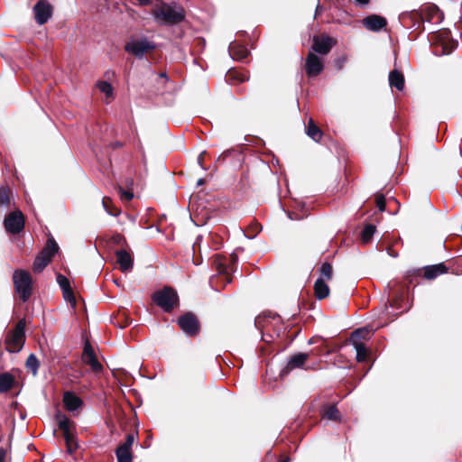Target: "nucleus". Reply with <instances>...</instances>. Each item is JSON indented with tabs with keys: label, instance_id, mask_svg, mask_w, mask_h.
<instances>
[{
	"label": "nucleus",
	"instance_id": "obj_1",
	"mask_svg": "<svg viewBox=\"0 0 462 462\" xmlns=\"http://www.w3.org/2000/svg\"><path fill=\"white\" fill-rule=\"evenodd\" d=\"M154 20L160 24L174 25L185 19V12L181 6L163 3L152 12Z\"/></svg>",
	"mask_w": 462,
	"mask_h": 462
},
{
	"label": "nucleus",
	"instance_id": "obj_2",
	"mask_svg": "<svg viewBox=\"0 0 462 462\" xmlns=\"http://www.w3.org/2000/svg\"><path fill=\"white\" fill-rule=\"evenodd\" d=\"M25 342V321L21 319L15 328L8 332L5 339L6 350L10 353H18Z\"/></svg>",
	"mask_w": 462,
	"mask_h": 462
},
{
	"label": "nucleus",
	"instance_id": "obj_3",
	"mask_svg": "<svg viewBox=\"0 0 462 462\" xmlns=\"http://www.w3.org/2000/svg\"><path fill=\"white\" fill-rule=\"evenodd\" d=\"M152 299L165 312H171L179 302L177 292L170 287L156 291Z\"/></svg>",
	"mask_w": 462,
	"mask_h": 462
},
{
	"label": "nucleus",
	"instance_id": "obj_4",
	"mask_svg": "<svg viewBox=\"0 0 462 462\" xmlns=\"http://www.w3.org/2000/svg\"><path fill=\"white\" fill-rule=\"evenodd\" d=\"M15 291L19 294L21 300L25 302L32 294V277L24 270H16L13 275Z\"/></svg>",
	"mask_w": 462,
	"mask_h": 462
},
{
	"label": "nucleus",
	"instance_id": "obj_5",
	"mask_svg": "<svg viewBox=\"0 0 462 462\" xmlns=\"http://www.w3.org/2000/svg\"><path fill=\"white\" fill-rule=\"evenodd\" d=\"M155 47L156 45L153 42L143 36L141 38L132 39L126 42L125 51L138 59H142L148 51L154 50Z\"/></svg>",
	"mask_w": 462,
	"mask_h": 462
},
{
	"label": "nucleus",
	"instance_id": "obj_6",
	"mask_svg": "<svg viewBox=\"0 0 462 462\" xmlns=\"http://www.w3.org/2000/svg\"><path fill=\"white\" fill-rule=\"evenodd\" d=\"M177 323L182 332L189 337H195L199 333V321L192 312H186L180 316Z\"/></svg>",
	"mask_w": 462,
	"mask_h": 462
},
{
	"label": "nucleus",
	"instance_id": "obj_7",
	"mask_svg": "<svg viewBox=\"0 0 462 462\" xmlns=\"http://www.w3.org/2000/svg\"><path fill=\"white\" fill-rule=\"evenodd\" d=\"M4 226L7 233L17 235L24 228V217L21 210H14L7 214L4 219Z\"/></svg>",
	"mask_w": 462,
	"mask_h": 462
},
{
	"label": "nucleus",
	"instance_id": "obj_8",
	"mask_svg": "<svg viewBox=\"0 0 462 462\" xmlns=\"http://www.w3.org/2000/svg\"><path fill=\"white\" fill-rule=\"evenodd\" d=\"M33 14L36 23L42 25L51 17L52 5L46 0H40L33 6Z\"/></svg>",
	"mask_w": 462,
	"mask_h": 462
},
{
	"label": "nucleus",
	"instance_id": "obj_9",
	"mask_svg": "<svg viewBox=\"0 0 462 462\" xmlns=\"http://www.w3.org/2000/svg\"><path fill=\"white\" fill-rule=\"evenodd\" d=\"M399 21L404 27L419 28L424 22V17L415 10L405 11L399 14Z\"/></svg>",
	"mask_w": 462,
	"mask_h": 462
},
{
	"label": "nucleus",
	"instance_id": "obj_10",
	"mask_svg": "<svg viewBox=\"0 0 462 462\" xmlns=\"http://www.w3.org/2000/svg\"><path fill=\"white\" fill-rule=\"evenodd\" d=\"M335 44L336 41L328 35L314 36L312 50L315 52L326 55L330 51Z\"/></svg>",
	"mask_w": 462,
	"mask_h": 462
},
{
	"label": "nucleus",
	"instance_id": "obj_11",
	"mask_svg": "<svg viewBox=\"0 0 462 462\" xmlns=\"http://www.w3.org/2000/svg\"><path fill=\"white\" fill-rule=\"evenodd\" d=\"M323 63L321 60L314 53L310 52L305 64L306 74L309 77H315L323 70Z\"/></svg>",
	"mask_w": 462,
	"mask_h": 462
},
{
	"label": "nucleus",
	"instance_id": "obj_12",
	"mask_svg": "<svg viewBox=\"0 0 462 462\" xmlns=\"http://www.w3.org/2000/svg\"><path fill=\"white\" fill-rule=\"evenodd\" d=\"M82 360L87 365H90L93 371L100 372L103 369L102 365L98 362L95 352L89 344V342H86L84 346V351L82 356Z\"/></svg>",
	"mask_w": 462,
	"mask_h": 462
},
{
	"label": "nucleus",
	"instance_id": "obj_13",
	"mask_svg": "<svg viewBox=\"0 0 462 462\" xmlns=\"http://www.w3.org/2000/svg\"><path fill=\"white\" fill-rule=\"evenodd\" d=\"M364 26L372 32H380L386 24V19L377 14H371L363 19Z\"/></svg>",
	"mask_w": 462,
	"mask_h": 462
},
{
	"label": "nucleus",
	"instance_id": "obj_14",
	"mask_svg": "<svg viewBox=\"0 0 462 462\" xmlns=\"http://www.w3.org/2000/svg\"><path fill=\"white\" fill-rule=\"evenodd\" d=\"M309 359V354L307 353H297L292 355L287 362L285 368L282 370V374H288L293 369L302 368L305 362Z\"/></svg>",
	"mask_w": 462,
	"mask_h": 462
},
{
	"label": "nucleus",
	"instance_id": "obj_15",
	"mask_svg": "<svg viewBox=\"0 0 462 462\" xmlns=\"http://www.w3.org/2000/svg\"><path fill=\"white\" fill-rule=\"evenodd\" d=\"M117 263L120 270L125 273L133 269L134 262L131 254L125 250H117L116 252Z\"/></svg>",
	"mask_w": 462,
	"mask_h": 462
},
{
	"label": "nucleus",
	"instance_id": "obj_16",
	"mask_svg": "<svg viewBox=\"0 0 462 462\" xmlns=\"http://www.w3.org/2000/svg\"><path fill=\"white\" fill-rule=\"evenodd\" d=\"M63 403L69 411H75L83 404L82 400L72 392H65L63 394Z\"/></svg>",
	"mask_w": 462,
	"mask_h": 462
},
{
	"label": "nucleus",
	"instance_id": "obj_17",
	"mask_svg": "<svg viewBox=\"0 0 462 462\" xmlns=\"http://www.w3.org/2000/svg\"><path fill=\"white\" fill-rule=\"evenodd\" d=\"M448 272V268L443 263L428 265L424 267V278L427 280H433L437 278L439 275L446 273Z\"/></svg>",
	"mask_w": 462,
	"mask_h": 462
},
{
	"label": "nucleus",
	"instance_id": "obj_18",
	"mask_svg": "<svg viewBox=\"0 0 462 462\" xmlns=\"http://www.w3.org/2000/svg\"><path fill=\"white\" fill-rule=\"evenodd\" d=\"M228 51L232 59L236 60H242L245 59L249 53L246 47L236 42L230 43Z\"/></svg>",
	"mask_w": 462,
	"mask_h": 462
},
{
	"label": "nucleus",
	"instance_id": "obj_19",
	"mask_svg": "<svg viewBox=\"0 0 462 462\" xmlns=\"http://www.w3.org/2000/svg\"><path fill=\"white\" fill-rule=\"evenodd\" d=\"M389 84L392 88H395L397 90L402 91L404 88V77L402 72L397 69H393L389 73Z\"/></svg>",
	"mask_w": 462,
	"mask_h": 462
},
{
	"label": "nucleus",
	"instance_id": "obj_20",
	"mask_svg": "<svg viewBox=\"0 0 462 462\" xmlns=\"http://www.w3.org/2000/svg\"><path fill=\"white\" fill-rule=\"evenodd\" d=\"M15 383V377L9 372L0 374V393L10 391Z\"/></svg>",
	"mask_w": 462,
	"mask_h": 462
},
{
	"label": "nucleus",
	"instance_id": "obj_21",
	"mask_svg": "<svg viewBox=\"0 0 462 462\" xmlns=\"http://www.w3.org/2000/svg\"><path fill=\"white\" fill-rule=\"evenodd\" d=\"M315 295L319 300H323L329 295V288L323 278H318L314 284Z\"/></svg>",
	"mask_w": 462,
	"mask_h": 462
},
{
	"label": "nucleus",
	"instance_id": "obj_22",
	"mask_svg": "<svg viewBox=\"0 0 462 462\" xmlns=\"http://www.w3.org/2000/svg\"><path fill=\"white\" fill-rule=\"evenodd\" d=\"M12 190L7 185H0V208L7 209L11 204Z\"/></svg>",
	"mask_w": 462,
	"mask_h": 462
},
{
	"label": "nucleus",
	"instance_id": "obj_23",
	"mask_svg": "<svg viewBox=\"0 0 462 462\" xmlns=\"http://www.w3.org/2000/svg\"><path fill=\"white\" fill-rule=\"evenodd\" d=\"M322 418L332 421H340L341 415L335 405H327L323 409Z\"/></svg>",
	"mask_w": 462,
	"mask_h": 462
},
{
	"label": "nucleus",
	"instance_id": "obj_24",
	"mask_svg": "<svg viewBox=\"0 0 462 462\" xmlns=\"http://www.w3.org/2000/svg\"><path fill=\"white\" fill-rule=\"evenodd\" d=\"M427 12L426 21L430 23H439L442 20V13L436 5L427 6L424 10Z\"/></svg>",
	"mask_w": 462,
	"mask_h": 462
},
{
	"label": "nucleus",
	"instance_id": "obj_25",
	"mask_svg": "<svg viewBox=\"0 0 462 462\" xmlns=\"http://www.w3.org/2000/svg\"><path fill=\"white\" fill-rule=\"evenodd\" d=\"M59 245L54 240L52 236H50L47 240V243L41 253L45 254V256L49 257L51 260L54 256V254L58 252Z\"/></svg>",
	"mask_w": 462,
	"mask_h": 462
},
{
	"label": "nucleus",
	"instance_id": "obj_26",
	"mask_svg": "<svg viewBox=\"0 0 462 462\" xmlns=\"http://www.w3.org/2000/svg\"><path fill=\"white\" fill-rule=\"evenodd\" d=\"M306 133L309 137H310L315 142H319L322 137V132L321 130L314 124L313 120L310 118L307 128Z\"/></svg>",
	"mask_w": 462,
	"mask_h": 462
},
{
	"label": "nucleus",
	"instance_id": "obj_27",
	"mask_svg": "<svg viewBox=\"0 0 462 462\" xmlns=\"http://www.w3.org/2000/svg\"><path fill=\"white\" fill-rule=\"evenodd\" d=\"M56 420L59 429L63 431V435H68L70 433V420L65 414L57 413Z\"/></svg>",
	"mask_w": 462,
	"mask_h": 462
},
{
	"label": "nucleus",
	"instance_id": "obj_28",
	"mask_svg": "<svg viewBox=\"0 0 462 462\" xmlns=\"http://www.w3.org/2000/svg\"><path fill=\"white\" fill-rule=\"evenodd\" d=\"M51 262V259L42 253H40L33 262V271L41 273Z\"/></svg>",
	"mask_w": 462,
	"mask_h": 462
},
{
	"label": "nucleus",
	"instance_id": "obj_29",
	"mask_svg": "<svg viewBox=\"0 0 462 462\" xmlns=\"http://www.w3.org/2000/svg\"><path fill=\"white\" fill-rule=\"evenodd\" d=\"M26 368L30 370L33 375H36L40 366L38 358L34 354H31L25 363Z\"/></svg>",
	"mask_w": 462,
	"mask_h": 462
},
{
	"label": "nucleus",
	"instance_id": "obj_30",
	"mask_svg": "<svg viewBox=\"0 0 462 462\" xmlns=\"http://www.w3.org/2000/svg\"><path fill=\"white\" fill-rule=\"evenodd\" d=\"M213 263L219 272V273H226L227 271L226 259L220 254H215L213 256Z\"/></svg>",
	"mask_w": 462,
	"mask_h": 462
},
{
	"label": "nucleus",
	"instance_id": "obj_31",
	"mask_svg": "<svg viewBox=\"0 0 462 462\" xmlns=\"http://www.w3.org/2000/svg\"><path fill=\"white\" fill-rule=\"evenodd\" d=\"M352 344L356 352V360L358 362H364L366 358V347L365 344L360 342H354Z\"/></svg>",
	"mask_w": 462,
	"mask_h": 462
},
{
	"label": "nucleus",
	"instance_id": "obj_32",
	"mask_svg": "<svg viewBox=\"0 0 462 462\" xmlns=\"http://www.w3.org/2000/svg\"><path fill=\"white\" fill-rule=\"evenodd\" d=\"M116 456L117 462H132L133 455L131 451L124 450L122 448L116 449Z\"/></svg>",
	"mask_w": 462,
	"mask_h": 462
},
{
	"label": "nucleus",
	"instance_id": "obj_33",
	"mask_svg": "<svg viewBox=\"0 0 462 462\" xmlns=\"http://www.w3.org/2000/svg\"><path fill=\"white\" fill-rule=\"evenodd\" d=\"M369 332L370 329L366 327L356 329L351 335L352 343L356 342V340L365 339Z\"/></svg>",
	"mask_w": 462,
	"mask_h": 462
},
{
	"label": "nucleus",
	"instance_id": "obj_34",
	"mask_svg": "<svg viewBox=\"0 0 462 462\" xmlns=\"http://www.w3.org/2000/svg\"><path fill=\"white\" fill-rule=\"evenodd\" d=\"M319 273H320V278H323V280L325 281L326 280H330L332 278V266L328 262H325L321 264V266L319 267Z\"/></svg>",
	"mask_w": 462,
	"mask_h": 462
},
{
	"label": "nucleus",
	"instance_id": "obj_35",
	"mask_svg": "<svg viewBox=\"0 0 462 462\" xmlns=\"http://www.w3.org/2000/svg\"><path fill=\"white\" fill-rule=\"evenodd\" d=\"M110 199L108 198H104L102 200V205L106 212L113 217H117L120 214V210L113 206H110L109 204Z\"/></svg>",
	"mask_w": 462,
	"mask_h": 462
},
{
	"label": "nucleus",
	"instance_id": "obj_36",
	"mask_svg": "<svg viewBox=\"0 0 462 462\" xmlns=\"http://www.w3.org/2000/svg\"><path fill=\"white\" fill-rule=\"evenodd\" d=\"M375 226L374 225H366L362 231V240L364 243H368L374 234L375 233Z\"/></svg>",
	"mask_w": 462,
	"mask_h": 462
},
{
	"label": "nucleus",
	"instance_id": "obj_37",
	"mask_svg": "<svg viewBox=\"0 0 462 462\" xmlns=\"http://www.w3.org/2000/svg\"><path fill=\"white\" fill-rule=\"evenodd\" d=\"M63 436H64V439L66 441L67 452L71 454L78 448V444L75 441V438L71 433H69L68 435H63Z\"/></svg>",
	"mask_w": 462,
	"mask_h": 462
},
{
	"label": "nucleus",
	"instance_id": "obj_38",
	"mask_svg": "<svg viewBox=\"0 0 462 462\" xmlns=\"http://www.w3.org/2000/svg\"><path fill=\"white\" fill-rule=\"evenodd\" d=\"M134 440H135L134 434L129 433L126 436L125 441L123 444H121L117 448H122L124 450L131 451Z\"/></svg>",
	"mask_w": 462,
	"mask_h": 462
},
{
	"label": "nucleus",
	"instance_id": "obj_39",
	"mask_svg": "<svg viewBox=\"0 0 462 462\" xmlns=\"http://www.w3.org/2000/svg\"><path fill=\"white\" fill-rule=\"evenodd\" d=\"M98 89L106 94L107 97L111 96L113 94V88L110 83L107 81H100L97 83Z\"/></svg>",
	"mask_w": 462,
	"mask_h": 462
},
{
	"label": "nucleus",
	"instance_id": "obj_40",
	"mask_svg": "<svg viewBox=\"0 0 462 462\" xmlns=\"http://www.w3.org/2000/svg\"><path fill=\"white\" fill-rule=\"evenodd\" d=\"M57 282L60 285V289L63 291L70 288L69 281L67 277L62 274L57 275Z\"/></svg>",
	"mask_w": 462,
	"mask_h": 462
},
{
	"label": "nucleus",
	"instance_id": "obj_41",
	"mask_svg": "<svg viewBox=\"0 0 462 462\" xmlns=\"http://www.w3.org/2000/svg\"><path fill=\"white\" fill-rule=\"evenodd\" d=\"M62 293H63L64 299L71 304L72 308H74L76 305V300H75L71 287L63 291Z\"/></svg>",
	"mask_w": 462,
	"mask_h": 462
},
{
	"label": "nucleus",
	"instance_id": "obj_42",
	"mask_svg": "<svg viewBox=\"0 0 462 462\" xmlns=\"http://www.w3.org/2000/svg\"><path fill=\"white\" fill-rule=\"evenodd\" d=\"M119 194L122 199L125 200H131L134 198L133 191L130 190H125L122 187H119Z\"/></svg>",
	"mask_w": 462,
	"mask_h": 462
},
{
	"label": "nucleus",
	"instance_id": "obj_43",
	"mask_svg": "<svg viewBox=\"0 0 462 462\" xmlns=\"http://www.w3.org/2000/svg\"><path fill=\"white\" fill-rule=\"evenodd\" d=\"M376 206L381 212L385 210V198L383 194L376 197Z\"/></svg>",
	"mask_w": 462,
	"mask_h": 462
},
{
	"label": "nucleus",
	"instance_id": "obj_44",
	"mask_svg": "<svg viewBox=\"0 0 462 462\" xmlns=\"http://www.w3.org/2000/svg\"><path fill=\"white\" fill-rule=\"evenodd\" d=\"M346 62V57L345 56H342V57H339V58H337L335 60V64L337 68V69H343V66L344 64Z\"/></svg>",
	"mask_w": 462,
	"mask_h": 462
},
{
	"label": "nucleus",
	"instance_id": "obj_45",
	"mask_svg": "<svg viewBox=\"0 0 462 462\" xmlns=\"http://www.w3.org/2000/svg\"><path fill=\"white\" fill-rule=\"evenodd\" d=\"M9 448L10 447L0 448V462H5Z\"/></svg>",
	"mask_w": 462,
	"mask_h": 462
},
{
	"label": "nucleus",
	"instance_id": "obj_46",
	"mask_svg": "<svg viewBox=\"0 0 462 462\" xmlns=\"http://www.w3.org/2000/svg\"><path fill=\"white\" fill-rule=\"evenodd\" d=\"M141 6H147L152 4V0H136Z\"/></svg>",
	"mask_w": 462,
	"mask_h": 462
},
{
	"label": "nucleus",
	"instance_id": "obj_47",
	"mask_svg": "<svg viewBox=\"0 0 462 462\" xmlns=\"http://www.w3.org/2000/svg\"><path fill=\"white\" fill-rule=\"evenodd\" d=\"M355 3L360 6H365L366 5H368L369 3V0H354Z\"/></svg>",
	"mask_w": 462,
	"mask_h": 462
},
{
	"label": "nucleus",
	"instance_id": "obj_48",
	"mask_svg": "<svg viewBox=\"0 0 462 462\" xmlns=\"http://www.w3.org/2000/svg\"><path fill=\"white\" fill-rule=\"evenodd\" d=\"M323 9L322 5L318 3L317 6H316V11H315V16L318 14L319 12H320L321 10Z\"/></svg>",
	"mask_w": 462,
	"mask_h": 462
},
{
	"label": "nucleus",
	"instance_id": "obj_49",
	"mask_svg": "<svg viewBox=\"0 0 462 462\" xmlns=\"http://www.w3.org/2000/svg\"><path fill=\"white\" fill-rule=\"evenodd\" d=\"M205 152H201L199 157H198V162L199 164L202 167V159H203V155H204Z\"/></svg>",
	"mask_w": 462,
	"mask_h": 462
},
{
	"label": "nucleus",
	"instance_id": "obj_50",
	"mask_svg": "<svg viewBox=\"0 0 462 462\" xmlns=\"http://www.w3.org/2000/svg\"><path fill=\"white\" fill-rule=\"evenodd\" d=\"M122 146V143L120 142H115L112 143V147L113 148H118V147H121Z\"/></svg>",
	"mask_w": 462,
	"mask_h": 462
},
{
	"label": "nucleus",
	"instance_id": "obj_51",
	"mask_svg": "<svg viewBox=\"0 0 462 462\" xmlns=\"http://www.w3.org/2000/svg\"><path fill=\"white\" fill-rule=\"evenodd\" d=\"M160 78H162V79H165L166 80H169V78H168V76H167L166 72H162V73L160 74Z\"/></svg>",
	"mask_w": 462,
	"mask_h": 462
},
{
	"label": "nucleus",
	"instance_id": "obj_52",
	"mask_svg": "<svg viewBox=\"0 0 462 462\" xmlns=\"http://www.w3.org/2000/svg\"><path fill=\"white\" fill-rule=\"evenodd\" d=\"M205 183V180L204 179H199L198 181H197V186H201Z\"/></svg>",
	"mask_w": 462,
	"mask_h": 462
},
{
	"label": "nucleus",
	"instance_id": "obj_53",
	"mask_svg": "<svg viewBox=\"0 0 462 462\" xmlns=\"http://www.w3.org/2000/svg\"><path fill=\"white\" fill-rule=\"evenodd\" d=\"M121 239V236L119 235H117L116 237H115V240L117 242Z\"/></svg>",
	"mask_w": 462,
	"mask_h": 462
},
{
	"label": "nucleus",
	"instance_id": "obj_54",
	"mask_svg": "<svg viewBox=\"0 0 462 462\" xmlns=\"http://www.w3.org/2000/svg\"><path fill=\"white\" fill-rule=\"evenodd\" d=\"M289 218L293 219V217H292L291 213L289 214Z\"/></svg>",
	"mask_w": 462,
	"mask_h": 462
},
{
	"label": "nucleus",
	"instance_id": "obj_55",
	"mask_svg": "<svg viewBox=\"0 0 462 462\" xmlns=\"http://www.w3.org/2000/svg\"><path fill=\"white\" fill-rule=\"evenodd\" d=\"M226 282H231V279H229V278H226Z\"/></svg>",
	"mask_w": 462,
	"mask_h": 462
},
{
	"label": "nucleus",
	"instance_id": "obj_56",
	"mask_svg": "<svg viewBox=\"0 0 462 462\" xmlns=\"http://www.w3.org/2000/svg\"><path fill=\"white\" fill-rule=\"evenodd\" d=\"M282 462H289V459H288V458H287V459H284V460H282Z\"/></svg>",
	"mask_w": 462,
	"mask_h": 462
}]
</instances>
